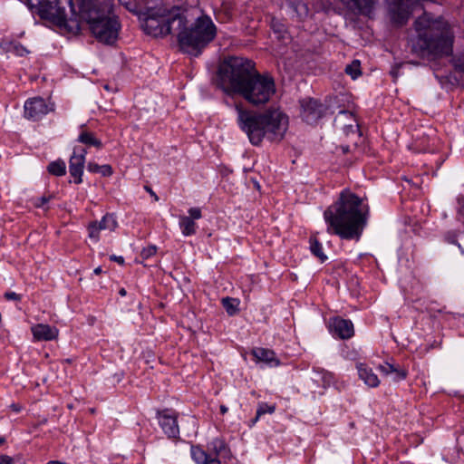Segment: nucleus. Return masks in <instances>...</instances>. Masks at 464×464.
<instances>
[{
	"mask_svg": "<svg viewBox=\"0 0 464 464\" xmlns=\"http://www.w3.org/2000/svg\"><path fill=\"white\" fill-rule=\"evenodd\" d=\"M327 232L343 239H358L366 225L368 207L349 190L341 192L338 200L324 213Z\"/></svg>",
	"mask_w": 464,
	"mask_h": 464,
	"instance_id": "nucleus-2",
	"label": "nucleus"
},
{
	"mask_svg": "<svg viewBox=\"0 0 464 464\" xmlns=\"http://www.w3.org/2000/svg\"><path fill=\"white\" fill-rule=\"evenodd\" d=\"M345 72L349 74L353 79L359 77L362 73L360 61L354 60L350 64H348L345 68Z\"/></svg>",
	"mask_w": 464,
	"mask_h": 464,
	"instance_id": "nucleus-31",
	"label": "nucleus"
},
{
	"mask_svg": "<svg viewBox=\"0 0 464 464\" xmlns=\"http://www.w3.org/2000/svg\"><path fill=\"white\" fill-rule=\"evenodd\" d=\"M47 170L51 175L61 177L66 173V164L63 160L52 161L47 166Z\"/></svg>",
	"mask_w": 464,
	"mask_h": 464,
	"instance_id": "nucleus-28",
	"label": "nucleus"
},
{
	"mask_svg": "<svg viewBox=\"0 0 464 464\" xmlns=\"http://www.w3.org/2000/svg\"><path fill=\"white\" fill-rule=\"evenodd\" d=\"M156 418L163 433L169 439H178L179 437V427L178 424L179 413L172 409H163L156 411Z\"/></svg>",
	"mask_w": 464,
	"mask_h": 464,
	"instance_id": "nucleus-14",
	"label": "nucleus"
},
{
	"mask_svg": "<svg viewBox=\"0 0 464 464\" xmlns=\"http://www.w3.org/2000/svg\"><path fill=\"white\" fill-rule=\"evenodd\" d=\"M275 411V405H272V406H264L263 405V414L266 413V412H269V413H273Z\"/></svg>",
	"mask_w": 464,
	"mask_h": 464,
	"instance_id": "nucleus-44",
	"label": "nucleus"
},
{
	"mask_svg": "<svg viewBox=\"0 0 464 464\" xmlns=\"http://www.w3.org/2000/svg\"><path fill=\"white\" fill-rule=\"evenodd\" d=\"M417 38L413 51L420 55L441 56L451 52L452 34L450 27L442 19H433L423 14L414 22Z\"/></svg>",
	"mask_w": 464,
	"mask_h": 464,
	"instance_id": "nucleus-3",
	"label": "nucleus"
},
{
	"mask_svg": "<svg viewBox=\"0 0 464 464\" xmlns=\"http://www.w3.org/2000/svg\"><path fill=\"white\" fill-rule=\"evenodd\" d=\"M253 184H254V187L257 189V190H260L261 189V186L259 184V182L256 179H251Z\"/></svg>",
	"mask_w": 464,
	"mask_h": 464,
	"instance_id": "nucleus-46",
	"label": "nucleus"
},
{
	"mask_svg": "<svg viewBox=\"0 0 464 464\" xmlns=\"http://www.w3.org/2000/svg\"><path fill=\"white\" fill-rule=\"evenodd\" d=\"M376 4L377 0H348L347 2L351 9L364 15H369L374 9Z\"/></svg>",
	"mask_w": 464,
	"mask_h": 464,
	"instance_id": "nucleus-23",
	"label": "nucleus"
},
{
	"mask_svg": "<svg viewBox=\"0 0 464 464\" xmlns=\"http://www.w3.org/2000/svg\"><path fill=\"white\" fill-rule=\"evenodd\" d=\"M179 225L182 235L185 237L193 236L197 232L198 226L196 222L187 216H179Z\"/></svg>",
	"mask_w": 464,
	"mask_h": 464,
	"instance_id": "nucleus-24",
	"label": "nucleus"
},
{
	"mask_svg": "<svg viewBox=\"0 0 464 464\" xmlns=\"http://www.w3.org/2000/svg\"><path fill=\"white\" fill-rule=\"evenodd\" d=\"M110 259L111 261L117 262L120 265H123L124 264V258L121 256L112 255V256H110Z\"/></svg>",
	"mask_w": 464,
	"mask_h": 464,
	"instance_id": "nucleus-42",
	"label": "nucleus"
},
{
	"mask_svg": "<svg viewBox=\"0 0 464 464\" xmlns=\"http://www.w3.org/2000/svg\"><path fill=\"white\" fill-rule=\"evenodd\" d=\"M301 116L304 121L314 124L321 119L325 111V107L317 100L305 98L300 102Z\"/></svg>",
	"mask_w": 464,
	"mask_h": 464,
	"instance_id": "nucleus-16",
	"label": "nucleus"
},
{
	"mask_svg": "<svg viewBox=\"0 0 464 464\" xmlns=\"http://www.w3.org/2000/svg\"><path fill=\"white\" fill-rule=\"evenodd\" d=\"M187 9L180 6H173L169 9L165 8V24L168 30V34H177L179 40V34L188 28V15Z\"/></svg>",
	"mask_w": 464,
	"mask_h": 464,
	"instance_id": "nucleus-12",
	"label": "nucleus"
},
{
	"mask_svg": "<svg viewBox=\"0 0 464 464\" xmlns=\"http://www.w3.org/2000/svg\"><path fill=\"white\" fill-rule=\"evenodd\" d=\"M217 27L207 14H201L195 22L180 33L179 47L181 52L198 56L216 37Z\"/></svg>",
	"mask_w": 464,
	"mask_h": 464,
	"instance_id": "nucleus-5",
	"label": "nucleus"
},
{
	"mask_svg": "<svg viewBox=\"0 0 464 464\" xmlns=\"http://www.w3.org/2000/svg\"><path fill=\"white\" fill-rule=\"evenodd\" d=\"M394 366H395L394 364H392L390 362H384L383 364H381L379 366V370L384 375H391L392 371H394Z\"/></svg>",
	"mask_w": 464,
	"mask_h": 464,
	"instance_id": "nucleus-36",
	"label": "nucleus"
},
{
	"mask_svg": "<svg viewBox=\"0 0 464 464\" xmlns=\"http://www.w3.org/2000/svg\"><path fill=\"white\" fill-rule=\"evenodd\" d=\"M391 376L393 382H400L406 378L407 371L395 365Z\"/></svg>",
	"mask_w": 464,
	"mask_h": 464,
	"instance_id": "nucleus-33",
	"label": "nucleus"
},
{
	"mask_svg": "<svg viewBox=\"0 0 464 464\" xmlns=\"http://www.w3.org/2000/svg\"><path fill=\"white\" fill-rule=\"evenodd\" d=\"M392 22L397 26L407 24L413 11L420 6V0H386Z\"/></svg>",
	"mask_w": 464,
	"mask_h": 464,
	"instance_id": "nucleus-10",
	"label": "nucleus"
},
{
	"mask_svg": "<svg viewBox=\"0 0 464 464\" xmlns=\"http://www.w3.org/2000/svg\"><path fill=\"white\" fill-rule=\"evenodd\" d=\"M217 85L227 96H240L253 105L261 103V73L251 59L225 57L218 67Z\"/></svg>",
	"mask_w": 464,
	"mask_h": 464,
	"instance_id": "nucleus-1",
	"label": "nucleus"
},
{
	"mask_svg": "<svg viewBox=\"0 0 464 464\" xmlns=\"http://www.w3.org/2000/svg\"><path fill=\"white\" fill-rule=\"evenodd\" d=\"M222 304L229 315H233L237 311L238 301L235 298L226 297L222 299Z\"/></svg>",
	"mask_w": 464,
	"mask_h": 464,
	"instance_id": "nucleus-30",
	"label": "nucleus"
},
{
	"mask_svg": "<svg viewBox=\"0 0 464 464\" xmlns=\"http://www.w3.org/2000/svg\"><path fill=\"white\" fill-rule=\"evenodd\" d=\"M53 198V196L52 195H44L42 197H39V198H34L32 199V202H33V205L34 207L37 208H44L51 199Z\"/></svg>",
	"mask_w": 464,
	"mask_h": 464,
	"instance_id": "nucleus-32",
	"label": "nucleus"
},
{
	"mask_svg": "<svg viewBox=\"0 0 464 464\" xmlns=\"http://www.w3.org/2000/svg\"><path fill=\"white\" fill-rule=\"evenodd\" d=\"M261 417V404H258V406L256 407V417L254 419H252L249 422V427H252L254 426L257 420H259V418Z\"/></svg>",
	"mask_w": 464,
	"mask_h": 464,
	"instance_id": "nucleus-39",
	"label": "nucleus"
},
{
	"mask_svg": "<svg viewBox=\"0 0 464 464\" xmlns=\"http://www.w3.org/2000/svg\"><path fill=\"white\" fill-rule=\"evenodd\" d=\"M157 252L156 246H149L147 247H144L140 252V256L143 259H148L151 256H153Z\"/></svg>",
	"mask_w": 464,
	"mask_h": 464,
	"instance_id": "nucleus-34",
	"label": "nucleus"
},
{
	"mask_svg": "<svg viewBox=\"0 0 464 464\" xmlns=\"http://www.w3.org/2000/svg\"><path fill=\"white\" fill-rule=\"evenodd\" d=\"M208 451L204 450L199 445L190 447V455L197 464H221L218 457L227 453V447L226 442L219 438L212 440L208 444Z\"/></svg>",
	"mask_w": 464,
	"mask_h": 464,
	"instance_id": "nucleus-9",
	"label": "nucleus"
},
{
	"mask_svg": "<svg viewBox=\"0 0 464 464\" xmlns=\"http://www.w3.org/2000/svg\"><path fill=\"white\" fill-rule=\"evenodd\" d=\"M288 124V116L280 108L266 109L263 111V138L271 142L282 140Z\"/></svg>",
	"mask_w": 464,
	"mask_h": 464,
	"instance_id": "nucleus-7",
	"label": "nucleus"
},
{
	"mask_svg": "<svg viewBox=\"0 0 464 464\" xmlns=\"http://www.w3.org/2000/svg\"><path fill=\"white\" fill-rule=\"evenodd\" d=\"M144 188H145V190H146L147 192H149V193H150V195L151 197H153V198H154V199H155L156 201H158V200H159V197H158V196H157V194H156V193L151 189V188H150V187H149V186H147V185H146V186H144Z\"/></svg>",
	"mask_w": 464,
	"mask_h": 464,
	"instance_id": "nucleus-43",
	"label": "nucleus"
},
{
	"mask_svg": "<svg viewBox=\"0 0 464 464\" xmlns=\"http://www.w3.org/2000/svg\"><path fill=\"white\" fill-rule=\"evenodd\" d=\"M219 409H220V413L222 415L226 414L227 412V411H228L227 407L225 406V405H220Z\"/></svg>",
	"mask_w": 464,
	"mask_h": 464,
	"instance_id": "nucleus-47",
	"label": "nucleus"
},
{
	"mask_svg": "<svg viewBox=\"0 0 464 464\" xmlns=\"http://www.w3.org/2000/svg\"><path fill=\"white\" fill-rule=\"evenodd\" d=\"M146 34L155 37L168 35V28L165 24V8L150 9L143 23Z\"/></svg>",
	"mask_w": 464,
	"mask_h": 464,
	"instance_id": "nucleus-11",
	"label": "nucleus"
},
{
	"mask_svg": "<svg viewBox=\"0 0 464 464\" xmlns=\"http://www.w3.org/2000/svg\"><path fill=\"white\" fill-rule=\"evenodd\" d=\"M4 297L7 301H21L22 295L15 292L7 291L4 294Z\"/></svg>",
	"mask_w": 464,
	"mask_h": 464,
	"instance_id": "nucleus-37",
	"label": "nucleus"
},
{
	"mask_svg": "<svg viewBox=\"0 0 464 464\" xmlns=\"http://www.w3.org/2000/svg\"><path fill=\"white\" fill-rule=\"evenodd\" d=\"M237 121L240 129L246 133L250 142L258 146L261 144V112L246 110L241 104L236 105Z\"/></svg>",
	"mask_w": 464,
	"mask_h": 464,
	"instance_id": "nucleus-8",
	"label": "nucleus"
},
{
	"mask_svg": "<svg viewBox=\"0 0 464 464\" xmlns=\"http://www.w3.org/2000/svg\"><path fill=\"white\" fill-rule=\"evenodd\" d=\"M330 326L334 334L341 339H349L354 334L353 324L350 320L336 317L333 319Z\"/></svg>",
	"mask_w": 464,
	"mask_h": 464,
	"instance_id": "nucleus-18",
	"label": "nucleus"
},
{
	"mask_svg": "<svg viewBox=\"0 0 464 464\" xmlns=\"http://www.w3.org/2000/svg\"><path fill=\"white\" fill-rule=\"evenodd\" d=\"M188 218H192V220L195 222V220L200 219L202 218V212L199 208H190L188 210Z\"/></svg>",
	"mask_w": 464,
	"mask_h": 464,
	"instance_id": "nucleus-35",
	"label": "nucleus"
},
{
	"mask_svg": "<svg viewBox=\"0 0 464 464\" xmlns=\"http://www.w3.org/2000/svg\"><path fill=\"white\" fill-rule=\"evenodd\" d=\"M35 341H52L58 336V330L49 324H38L31 327Z\"/></svg>",
	"mask_w": 464,
	"mask_h": 464,
	"instance_id": "nucleus-19",
	"label": "nucleus"
},
{
	"mask_svg": "<svg viewBox=\"0 0 464 464\" xmlns=\"http://www.w3.org/2000/svg\"><path fill=\"white\" fill-rule=\"evenodd\" d=\"M118 227L116 217L112 213H106L100 221L94 220L87 227L89 237L94 242L100 240L102 230L114 231Z\"/></svg>",
	"mask_w": 464,
	"mask_h": 464,
	"instance_id": "nucleus-15",
	"label": "nucleus"
},
{
	"mask_svg": "<svg viewBox=\"0 0 464 464\" xmlns=\"http://www.w3.org/2000/svg\"><path fill=\"white\" fill-rule=\"evenodd\" d=\"M78 16L84 20L94 37L102 44L112 45L119 37L121 22L112 9L99 0H77Z\"/></svg>",
	"mask_w": 464,
	"mask_h": 464,
	"instance_id": "nucleus-4",
	"label": "nucleus"
},
{
	"mask_svg": "<svg viewBox=\"0 0 464 464\" xmlns=\"http://www.w3.org/2000/svg\"><path fill=\"white\" fill-rule=\"evenodd\" d=\"M348 119V123L343 126V132L346 136H360L357 121L353 113L342 111L336 117L335 121L342 124Z\"/></svg>",
	"mask_w": 464,
	"mask_h": 464,
	"instance_id": "nucleus-21",
	"label": "nucleus"
},
{
	"mask_svg": "<svg viewBox=\"0 0 464 464\" xmlns=\"http://www.w3.org/2000/svg\"><path fill=\"white\" fill-rule=\"evenodd\" d=\"M119 294L121 296H125L127 295V291L125 290V288H121L119 290Z\"/></svg>",
	"mask_w": 464,
	"mask_h": 464,
	"instance_id": "nucleus-51",
	"label": "nucleus"
},
{
	"mask_svg": "<svg viewBox=\"0 0 464 464\" xmlns=\"http://www.w3.org/2000/svg\"><path fill=\"white\" fill-rule=\"evenodd\" d=\"M459 213L464 217V201L459 206Z\"/></svg>",
	"mask_w": 464,
	"mask_h": 464,
	"instance_id": "nucleus-48",
	"label": "nucleus"
},
{
	"mask_svg": "<svg viewBox=\"0 0 464 464\" xmlns=\"http://www.w3.org/2000/svg\"><path fill=\"white\" fill-rule=\"evenodd\" d=\"M276 94L274 79L267 73H263V104Z\"/></svg>",
	"mask_w": 464,
	"mask_h": 464,
	"instance_id": "nucleus-25",
	"label": "nucleus"
},
{
	"mask_svg": "<svg viewBox=\"0 0 464 464\" xmlns=\"http://www.w3.org/2000/svg\"><path fill=\"white\" fill-rule=\"evenodd\" d=\"M55 105L53 102H47L42 97H34L24 102V113L27 120L37 121L43 119L46 114L53 111Z\"/></svg>",
	"mask_w": 464,
	"mask_h": 464,
	"instance_id": "nucleus-13",
	"label": "nucleus"
},
{
	"mask_svg": "<svg viewBox=\"0 0 464 464\" xmlns=\"http://www.w3.org/2000/svg\"><path fill=\"white\" fill-rule=\"evenodd\" d=\"M261 352L258 350V349H254L252 350L250 355L253 357V360L258 363L259 362H261V355H260Z\"/></svg>",
	"mask_w": 464,
	"mask_h": 464,
	"instance_id": "nucleus-40",
	"label": "nucleus"
},
{
	"mask_svg": "<svg viewBox=\"0 0 464 464\" xmlns=\"http://www.w3.org/2000/svg\"><path fill=\"white\" fill-rule=\"evenodd\" d=\"M392 74L393 78H397V76H398V71H397V70H392Z\"/></svg>",
	"mask_w": 464,
	"mask_h": 464,
	"instance_id": "nucleus-52",
	"label": "nucleus"
},
{
	"mask_svg": "<svg viewBox=\"0 0 464 464\" xmlns=\"http://www.w3.org/2000/svg\"><path fill=\"white\" fill-rule=\"evenodd\" d=\"M14 48L15 53L19 56H24V54L29 53V51L24 46H23L21 44H15Z\"/></svg>",
	"mask_w": 464,
	"mask_h": 464,
	"instance_id": "nucleus-38",
	"label": "nucleus"
},
{
	"mask_svg": "<svg viewBox=\"0 0 464 464\" xmlns=\"http://www.w3.org/2000/svg\"><path fill=\"white\" fill-rule=\"evenodd\" d=\"M280 364L281 360L273 350L263 349V366L273 368Z\"/></svg>",
	"mask_w": 464,
	"mask_h": 464,
	"instance_id": "nucleus-26",
	"label": "nucleus"
},
{
	"mask_svg": "<svg viewBox=\"0 0 464 464\" xmlns=\"http://www.w3.org/2000/svg\"><path fill=\"white\" fill-rule=\"evenodd\" d=\"M456 66H457V68H458L459 71H461V72H464V60H462V61H460V60H459V61H458V63H457Z\"/></svg>",
	"mask_w": 464,
	"mask_h": 464,
	"instance_id": "nucleus-45",
	"label": "nucleus"
},
{
	"mask_svg": "<svg viewBox=\"0 0 464 464\" xmlns=\"http://www.w3.org/2000/svg\"><path fill=\"white\" fill-rule=\"evenodd\" d=\"M359 377L369 387L375 388L380 384L378 376L372 372V369L362 362L356 364Z\"/></svg>",
	"mask_w": 464,
	"mask_h": 464,
	"instance_id": "nucleus-22",
	"label": "nucleus"
},
{
	"mask_svg": "<svg viewBox=\"0 0 464 464\" xmlns=\"http://www.w3.org/2000/svg\"><path fill=\"white\" fill-rule=\"evenodd\" d=\"M102 267H101V266H98V267H96V268L93 270V273H94L95 275H100V274H102Z\"/></svg>",
	"mask_w": 464,
	"mask_h": 464,
	"instance_id": "nucleus-49",
	"label": "nucleus"
},
{
	"mask_svg": "<svg viewBox=\"0 0 464 464\" xmlns=\"http://www.w3.org/2000/svg\"><path fill=\"white\" fill-rule=\"evenodd\" d=\"M87 150L82 147H75L69 160V172L73 178L75 184L82 182V174L85 164Z\"/></svg>",
	"mask_w": 464,
	"mask_h": 464,
	"instance_id": "nucleus-17",
	"label": "nucleus"
},
{
	"mask_svg": "<svg viewBox=\"0 0 464 464\" xmlns=\"http://www.w3.org/2000/svg\"><path fill=\"white\" fill-rule=\"evenodd\" d=\"M87 169L92 173H100L102 177H110L113 173L111 165H99L96 162H89L87 165Z\"/></svg>",
	"mask_w": 464,
	"mask_h": 464,
	"instance_id": "nucleus-27",
	"label": "nucleus"
},
{
	"mask_svg": "<svg viewBox=\"0 0 464 464\" xmlns=\"http://www.w3.org/2000/svg\"><path fill=\"white\" fill-rule=\"evenodd\" d=\"M31 9L35 8L39 16L50 20L59 27L67 28L70 32H78L80 24L78 14L72 0H29Z\"/></svg>",
	"mask_w": 464,
	"mask_h": 464,
	"instance_id": "nucleus-6",
	"label": "nucleus"
},
{
	"mask_svg": "<svg viewBox=\"0 0 464 464\" xmlns=\"http://www.w3.org/2000/svg\"><path fill=\"white\" fill-rule=\"evenodd\" d=\"M46 464H66V463H64L63 461H59V460H50Z\"/></svg>",
	"mask_w": 464,
	"mask_h": 464,
	"instance_id": "nucleus-50",
	"label": "nucleus"
},
{
	"mask_svg": "<svg viewBox=\"0 0 464 464\" xmlns=\"http://www.w3.org/2000/svg\"><path fill=\"white\" fill-rule=\"evenodd\" d=\"M5 442V437H0V446L3 445Z\"/></svg>",
	"mask_w": 464,
	"mask_h": 464,
	"instance_id": "nucleus-53",
	"label": "nucleus"
},
{
	"mask_svg": "<svg viewBox=\"0 0 464 464\" xmlns=\"http://www.w3.org/2000/svg\"><path fill=\"white\" fill-rule=\"evenodd\" d=\"M0 464H14V459L10 456L1 455L0 456Z\"/></svg>",
	"mask_w": 464,
	"mask_h": 464,
	"instance_id": "nucleus-41",
	"label": "nucleus"
},
{
	"mask_svg": "<svg viewBox=\"0 0 464 464\" xmlns=\"http://www.w3.org/2000/svg\"><path fill=\"white\" fill-rule=\"evenodd\" d=\"M76 140L87 147H94L97 150H102L103 147L102 141L96 137L94 132L90 131L84 124L80 126V133Z\"/></svg>",
	"mask_w": 464,
	"mask_h": 464,
	"instance_id": "nucleus-20",
	"label": "nucleus"
},
{
	"mask_svg": "<svg viewBox=\"0 0 464 464\" xmlns=\"http://www.w3.org/2000/svg\"><path fill=\"white\" fill-rule=\"evenodd\" d=\"M310 250L322 263L327 259L326 255L323 252L322 244L314 237L310 238Z\"/></svg>",
	"mask_w": 464,
	"mask_h": 464,
	"instance_id": "nucleus-29",
	"label": "nucleus"
}]
</instances>
